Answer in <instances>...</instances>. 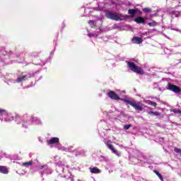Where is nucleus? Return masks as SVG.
<instances>
[{"label": "nucleus", "instance_id": "2eb2a0df", "mask_svg": "<svg viewBox=\"0 0 181 181\" xmlns=\"http://www.w3.org/2000/svg\"><path fill=\"white\" fill-rule=\"evenodd\" d=\"M153 173H156V175L159 177L160 180L163 181V177L158 173V170H154Z\"/></svg>", "mask_w": 181, "mask_h": 181}, {"label": "nucleus", "instance_id": "393cba45", "mask_svg": "<svg viewBox=\"0 0 181 181\" xmlns=\"http://www.w3.org/2000/svg\"><path fill=\"white\" fill-rule=\"evenodd\" d=\"M88 36H89V37H93L94 36V34H93V33H89V34L88 35Z\"/></svg>", "mask_w": 181, "mask_h": 181}, {"label": "nucleus", "instance_id": "a878e982", "mask_svg": "<svg viewBox=\"0 0 181 181\" xmlns=\"http://www.w3.org/2000/svg\"><path fill=\"white\" fill-rule=\"evenodd\" d=\"M32 57H37V56L35 55V53H33V54H32Z\"/></svg>", "mask_w": 181, "mask_h": 181}, {"label": "nucleus", "instance_id": "b1692460", "mask_svg": "<svg viewBox=\"0 0 181 181\" xmlns=\"http://www.w3.org/2000/svg\"><path fill=\"white\" fill-rule=\"evenodd\" d=\"M172 111L173 112H174V114H180V110H177V109H174Z\"/></svg>", "mask_w": 181, "mask_h": 181}, {"label": "nucleus", "instance_id": "dca6fc26", "mask_svg": "<svg viewBox=\"0 0 181 181\" xmlns=\"http://www.w3.org/2000/svg\"><path fill=\"white\" fill-rule=\"evenodd\" d=\"M147 104L148 105H151V107H156V105H158L156 102H153V101H151V100H147Z\"/></svg>", "mask_w": 181, "mask_h": 181}, {"label": "nucleus", "instance_id": "7ed1b4c3", "mask_svg": "<svg viewBox=\"0 0 181 181\" xmlns=\"http://www.w3.org/2000/svg\"><path fill=\"white\" fill-rule=\"evenodd\" d=\"M124 101L126 103V104H129V105L133 107L136 111H142V110H144L142 106L139 105V104L136 103L135 102H132L127 99H124Z\"/></svg>", "mask_w": 181, "mask_h": 181}, {"label": "nucleus", "instance_id": "0eeeda50", "mask_svg": "<svg viewBox=\"0 0 181 181\" xmlns=\"http://www.w3.org/2000/svg\"><path fill=\"white\" fill-rule=\"evenodd\" d=\"M60 140L58 137H52L49 140L47 141L48 145H54V144H59Z\"/></svg>", "mask_w": 181, "mask_h": 181}, {"label": "nucleus", "instance_id": "6ab92c4d", "mask_svg": "<svg viewBox=\"0 0 181 181\" xmlns=\"http://www.w3.org/2000/svg\"><path fill=\"white\" fill-rule=\"evenodd\" d=\"M88 23H89L90 28H95V22H94V21L90 20L88 21Z\"/></svg>", "mask_w": 181, "mask_h": 181}, {"label": "nucleus", "instance_id": "5701e85b", "mask_svg": "<svg viewBox=\"0 0 181 181\" xmlns=\"http://www.w3.org/2000/svg\"><path fill=\"white\" fill-rule=\"evenodd\" d=\"M174 151H175L176 153H180V154H181V148H175Z\"/></svg>", "mask_w": 181, "mask_h": 181}, {"label": "nucleus", "instance_id": "412c9836", "mask_svg": "<svg viewBox=\"0 0 181 181\" xmlns=\"http://www.w3.org/2000/svg\"><path fill=\"white\" fill-rule=\"evenodd\" d=\"M158 23L156 21H152L151 23H148V26H157Z\"/></svg>", "mask_w": 181, "mask_h": 181}, {"label": "nucleus", "instance_id": "cd10ccee", "mask_svg": "<svg viewBox=\"0 0 181 181\" xmlns=\"http://www.w3.org/2000/svg\"><path fill=\"white\" fill-rule=\"evenodd\" d=\"M180 114L181 115V110H180Z\"/></svg>", "mask_w": 181, "mask_h": 181}, {"label": "nucleus", "instance_id": "a211bd4d", "mask_svg": "<svg viewBox=\"0 0 181 181\" xmlns=\"http://www.w3.org/2000/svg\"><path fill=\"white\" fill-rule=\"evenodd\" d=\"M32 165H33V160H30L29 162H25V163H23V166H25V167H28V166Z\"/></svg>", "mask_w": 181, "mask_h": 181}, {"label": "nucleus", "instance_id": "4468645a", "mask_svg": "<svg viewBox=\"0 0 181 181\" xmlns=\"http://www.w3.org/2000/svg\"><path fill=\"white\" fill-rule=\"evenodd\" d=\"M148 115H155L156 117H160V112H153V111H150L148 112Z\"/></svg>", "mask_w": 181, "mask_h": 181}, {"label": "nucleus", "instance_id": "f257e3e1", "mask_svg": "<svg viewBox=\"0 0 181 181\" xmlns=\"http://www.w3.org/2000/svg\"><path fill=\"white\" fill-rule=\"evenodd\" d=\"M105 16L108 19H112V21H122L121 18H128V16H123L121 13H118L117 12H113L111 11H107L105 13Z\"/></svg>", "mask_w": 181, "mask_h": 181}, {"label": "nucleus", "instance_id": "6e6552de", "mask_svg": "<svg viewBox=\"0 0 181 181\" xmlns=\"http://www.w3.org/2000/svg\"><path fill=\"white\" fill-rule=\"evenodd\" d=\"M133 43H136L137 45H141L142 42H144V40L141 38L140 37H134L132 40Z\"/></svg>", "mask_w": 181, "mask_h": 181}, {"label": "nucleus", "instance_id": "39448f33", "mask_svg": "<svg viewBox=\"0 0 181 181\" xmlns=\"http://www.w3.org/2000/svg\"><path fill=\"white\" fill-rule=\"evenodd\" d=\"M106 145L107 146V148L112 151V153H115V155H119V153H118V151H117V149H115V148H114V146L111 144H112V141H111V140H108L106 143Z\"/></svg>", "mask_w": 181, "mask_h": 181}, {"label": "nucleus", "instance_id": "9d476101", "mask_svg": "<svg viewBox=\"0 0 181 181\" xmlns=\"http://www.w3.org/2000/svg\"><path fill=\"white\" fill-rule=\"evenodd\" d=\"M138 12V9H129L128 10V13L129 15H131L132 18H134V16H135V15H136Z\"/></svg>", "mask_w": 181, "mask_h": 181}, {"label": "nucleus", "instance_id": "bb28decb", "mask_svg": "<svg viewBox=\"0 0 181 181\" xmlns=\"http://www.w3.org/2000/svg\"><path fill=\"white\" fill-rule=\"evenodd\" d=\"M43 168H45V165H42V166L40 167V169H43Z\"/></svg>", "mask_w": 181, "mask_h": 181}, {"label": "nucleus", "instance_id": "20e7f679", "mask_svg": "<svg viewBox=\"0 0 181 181\" xmlns=\"http://www.w3.org/2000/svg\"><path fill=\"white\" fill-rule=\"evenodd\" d=\"M167 90H170V91H173V93H175V94L181 93L180 87L172 83H168L167 86Z\"/></svg>", "mask_w": 181, "mask_h": 181}, {"label": "nucleus", "instance_id": "ddd939ff", "mask_svg": "<svg viewBox=\"0 0 181 181\" xmlns=\"http://www.w3.org/2000/svg\"><path fill=\"white\" fill-rule=\"evenodd\" d=\"M0 117H8V112L6 110L0 109Z\"/></svg>", "mask_w": 181, "mask_h": 181}, {"label": "nucleus", "instance_id": "9b49d317", "mask_svg": "<svg viewBox=\"0 0 181 181\" xmlns=\"http://www.w3.org/2000/svg\"><path fill=\"white\" fill-rule=\"evenodd\" d=\"M90 170L91 173H95V175H97L101 172V170L97 167L90 168Z\"/></svg>", "mask_w": 181, "mask_h": 181}, {"label": "nucleus", "instance_id": "423d86ee", "mask_svg": "<svg viewBox=\"0 0 181 181\" xmlns=\"http://www.w3.org/2000/svg\"><path fill=\"white\" fill-rule=\"evenodd\" d=\"M107 96L109 97V98H111V100H115L117 101L121 100L119 96L113 90H110L109 92H107Z\"/></svg>", "mask_w": 181, "mask_h": 181}, {"label": "nucleus", "instance_id": "f3484780", "mask_svg": "<svg viewBox=\"0 0 181 181\" xmlns=\"http://www.w3.org/2000/svg\"><path fill=\"white\" fill-rule=\"evenodd\" d=\"M143 12H144V13H151V12H152V8H143Z\"/></svg>", "mask_w": 181, "mask_h": 181}, {"label": "nucleus", "instance_id": "4be33fe9", "mask_svg": "<svg viewBox=\"0 0 181 181\" xmlns=\"http://www.w3.org/2000/svg\"><path fill=\"white\" fill-rule=\"evenodd\" d=\"M132 127V124H126L124 126V129H129V128H131Z\"/></svg>", "mask_w": 181, "mask_h": 181}, {"label": "nucleus", "instance_id": "f03ea898", "mask_svg": "<svg viewBox=\"0 0 181 181\" xmlns=\"http://www.w3.org/2000/svg\"><path fill=\"white\" fill-rule=\"evenodd\" d=\"M127 66L132 71H134V73H136L141 76H144V74H145L144 69H142V68L140 66H137L135 63L132 62H127Z\"/></svg>", "mask_w": 181, "mask_h": 181}, {"label": "nucleus", "instance_id": "f8f14e48", "mask_svg": "<svg viewBox=\"0 0 181 181\" xmlns=\"http://www.w3.org/2000/svg\"><path fill=\"white\" fill-rule=\"evenodd\" d=\"M134 22L136 23H145V19L141 16H139L134 19Z\"/></svg>", "mask_w": 181, "mask_h": 181}, {"label": "nucleus", "instance_id": "aec40b11", "mask_svg": "<svg viewBox=\"0 0 181 181\" xmlns=\"http://www.w3.org/2000/svg\"><path fill=\"white\" fill-rule=\"evenodd\" d=\"M24 78H26V76H21L20 78H18L17 79V82L18 83H22V81H23Z\"/></svg>", "mask_w": 181, "mask_h": 181}, {"label": "nucleus", "instance_id": "1a4fd4ad", "mask_svg": "<svg viewBox=\"0 0 181 181\" xmlns=\"http://www.w3.org/2000/svg\"><path fill=\"white\" fill-rule=\"evenodd\" d=\"M8 168L5 166L0 165V173H3L4 175H8Z\"/></svg>", "mask_w": 181, "mask_h": 181}]
</instances>
